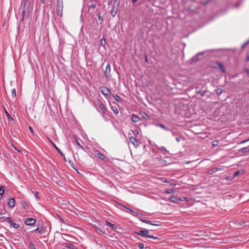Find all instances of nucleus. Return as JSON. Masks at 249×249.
Instances as JSON below:
<instances>
[{
	"label": "nucleus",
	"instance_id": "obj_45",
	"mask_svg": "<svg viewBox=\"0 0 249 249\" xmlns=\"http://www.w3.org/2000/svg\"><path fill=\"white\" fill-rule=\"evenodd\" d=\"M176 139L178 142H179L180 141V140L181 139V137H177L176 138Z\"/></svg>",
	"mask_w": 249,
	"mask_h": 249
},
{
	"label": "nucleus",
	"instance_id": "obj_4",
	"mask_svg": "<svg viewBox=\"0 0 249 249\" xmlns=\"http://www.w3.org/2000/svg\"><path fill=\"white\" fill-rule=\"evenodd\" d=\"M149 232L148 230H140L139 231H135V233L139 235L142 237H148V233Z\"/></svg>",
	"mask_w": 249,
	"mask_h": 249
},
{
	"label": "nucleus",
	"instance_id": "obj_15",
	"mask_svg": "<svg viewBox=\"0 0 249 249\" xmlns=\"http://www.w3.org/2000/svg\"><path fill=\"white\" fill-rule=\"evenodd\" d=\"M217 65L219 67V68L220 69V70L223 72H226V70H225V67L223 65V64H222L221 63H217Z\"/></svg>",
	"mask_w": 249,
	"mask_h": 249
},
{
	"label": "nucleus",
	"instance_id": "obj_2",
	"mask_svg": "<svg viewBox=\"0 0 249 249\" xmlns=\"http://www.w3.org/2000/svg\"><path fill=\"white\" fill-rule=\"evenodd\" d=\"M204 52H200L193 57L191 59L192 62H196L202 59Z\"/></svg>",
	"mask_w": 249,
	"mask_h": 249
},
{
	"label": "nucleus",
	"instance_id": "obj_51",
	"mask_svg": "<svg viewBox=\"0 0 249 249\" xmlns=\"http://www.w3.org/2000/svg\"><path fill=\"white\" fill-rule=\"evenodd\" d=\"M249 141V139L248 140H244V141H243L242 142H240V143H245L246 142H247Z\"/></svg>",
	"mask_w": 249,
	"mask_h": 249
},
{
	"label": "nucleus",
	"instance_id": "obj_43",
	"mask_svg": "<svg viewBox=\"0 0 249 249\" xmlns=\"http://www.w3.org/2000/svg\"><path fill=\"white\" fill-rule=\"evenodd\" d=\"M112 109L115 114H117L118 113V110L117 109V108L116 107H115V108H112Z\"/></svg>",
	"mask_w": 249,
	"mask_h": 249
},
{
	"label": "nucleus",
	"instance_id": "obj_34",
	"mask_svg": "<svg viewBox=\"0 0 249 249\" xmlns=\"http://www.w3.org/2000/svg\"><path fill=\"white\" fill-rule=\"evenodd\" d=\"M160 149L161 150L162 152H163V154L167 152V150L163 146L160 147Z\"/></svg>",
	"mask_w": 249,
	"mask_h": 249
},
{
	"label": "nucleus",
	"instance_id": "obj_13",
	"mask_svg": "<svg viewBox=\"0 0 249 249\" xmlns=\"http://www.w3.org/2000/svg\"><path fill=\"white\" fill-rule=\"evenodd\" d=\"M95 153L97 155V156H98V157L101 159V160H105V157L104 156V155L102 153H101L99 150H96L95 151Z\"/></svg>",
	"mask_w": 249,
	"mask_h": 249
},
{
	"label": "nucleus",
	"instance_id": "obj_64",
	"mask_svg": "<svg viewBox=\"0 0 249 249\" xmlns=\"http://www.w3.org/2000/svg\"><path fill=\"white\" fill-rule=\"evenodd\" d=\"M74 249H78V248L76 247L75 249L74 248Z\"/></svg>",
	"mask_w": 249,
	"mask_h": 249
},
{
	"label": "nucleus",
	"instance_id": "obj_53",
	"mask_svg": "<svg viewBox=\"0 0 249 249\" xmlns=\"http://www.w3.org/2000/svg\"><path fill=\"white\" fill-rule=\"evenodd\" d=\"M245 71L247 73L249 74V69H246L245 70Z\"/></svg>",
	"mask_w": 249,
	"mask_h": 249
},
{
	"label": "nucleus",
	"instance_id": "obj_50",
	"mask_svg": "<svg viewBox=\"0 0 249 249\" xmlns=\"http://www.w3.org/2000/svg\"><path fill=\"white\" fill-rule=\"evenodd\" d=\"M248 43H249V41H247V42H245L244 44H243L242 48L245 47L248 44Z\"/></svg>",
	"mask_w": 249,
	"mask_h": 249
},
{
	"label": "nucleus",
	"instance_id": "obj_7",
	"mask_svg": "<svg viewBox=\"0 0 249 249\" xmlns=\"http://www.w3.org/2000/svg\"><path fill=\"white\" fill-rule=\"evenodd\" d=\"M129 139L130 142L133 144L135 147H137L139 145V142L135 138L130 137Z\"/></svg>",
	"mask_w": 249,
	"mask_h": 249
},
{
	"label": "nucleus",
	"instance_id": "obj_55",
	"mask_svg": "<svg viewBox=\"0 0 249 249\" xmlns=\"http://www.w3.org/2000/svg\"><path fill=\"white\" fill-rule=\"evenodd\" d=\"M121 205L123 207H124V209H126V210H127V208H128V207H126V206H124V205H122V204H121Z\"/></svg>",
	"mask_w": 249,
	"mask_h": 249
},
{
	"label": "nucleus",
	"instance_id": "obj_40",
	"mask_svg": "<svg viewBox=\"0 0 249 249\" xmlns=\"http://www.w3.org/2000/svg\"><path fill=\"white\" fill-rule=\"evenodd\" d=\"M148 238H152L154 239H160L159 238H158V237L154 236L153 235H149L148 236Z\"/></svg>",
	"mask_w": 249,
	"mask_h": 249
},
{
	"label": "nucleus",
	"instance_id": "obj_52",
	"mask_svg": "<svg viewBox=\"0 0 249 249\" xmlns=\"http://www.w3.org/2000/svg\"><path fill=\"white\" fill-rule=\"evenodd\" d=\"M29 128L30 130L31 131V132L33 134L34 131H33L32 127L31 126H29Z\"/></svg>",
	"mask_w": 249,
	"mask_h": 249
},
{
	"label": "nucleus",
	"instance_id": "obj_60",
	"mask_svg": "<svg viewBox=\"0 0 249 249\" xmlns=\"http://www.w3.org/2000/svg\"><path fill=\"white\" fill-rule=\"evenodd\" d=\"M136 134H139V132L137 131V132H136Z\"/></svg>",
	"mask_w": 249,
	"mask_h": 249
},
{
	"label": "nucleus",
	"instance_id": "obj_49",
	"mask_svg": "<svg viewBox=\"0 0 249 249\" xmlns=\"http://www.w3.org/2000/svg\"><path fill=\"white\" fill-rule=\"evenodd\" d=\"M58 217L59 218V220L60 221L62 222V223H64V220L62 218H61L60 216L59 215H57Z\"/></svg>",
	"mask_w": 249,
	"mask_h": 249
},
{
	"label": "nucleus",
	"instance_id": "obj_9",
	"mask_svg": "<svg viewBox=\"0 0 249 249\" xmlns=\"http://www.w3.org/2000/svg\"><path fill=\"white\" fill-rule=\"evenodd\" d=\"M50 142H51V143L53 145V146H54V147L55 148V149L57 150V151L61 155V156L62 157H63L64 160H66V159H65V156H64V154L62 152V151L60 150V149H59L56 146V145L52 142V140H51L50 139H49Z\"/></svg>",
	"mask_w": 249,
	"mask_h": 249
},
{
	"label": "nucleus",
	"instance_id": "obj_35",
	"mask_svg": "<svg viewBox=\"0 0 249 249\" xmlns=\"http://www.w3.org/2000/svg\"><path fill=\"white\" fill-rule=\"evenodd\" d=\"M35 231H36L40 233H42L43 232V229L42 228L37 227L36 229L35 230Z\"/></svg>",
	"mask_w": 249,
	"mask_h": 249
},
{
	"label": "nucleus",
	"instance_id": "obj_6",
	"mask_svg": "<svg viewBox=\"0 0 249 249\" xmlns=\"http://www.w3.org/2000/svg\"><path fill=\"white\" fill-rule=\"evenodd\" d=\"M101 92L105 96H107L110 93V91L108 88L106 87L103 86L100 87Z\"/></svg>",
	"mask_w": 249,
	"mask_h": 249
},
{
	"label": "nucleus",
	"instance_id": "obj_28",
	"mask_svg": "<svg viewBox=\"0 0 249 249\" xmlns=\"http://www.w3.org/2000/svg\"><path fill=\"white\" fill-rule=\"evenodd\" d=\"M215 92H216V94H217L218 95H219L222 93V89L218 88L215 90Z\"/></svg>",
	"mask_w": 249,
	"mask_h": 249
},
{
	"label": "nucleus",
	"instance_id": "obj_21",
	"mask_svg": "<svg viewBox=\"0 0 249 249\" xmlns=\"http://www.w3.org/2000/svg\"><path fill=\"white\" fill-rule=\"evenodd\" d=\"M131 119L133 122H138L139 118L136 115L133 114L131 117Z\"/></svg>",
	"mask_w": 249,
	"mask_h": 249
},
{
	"label": "nucleus",
	"instance_id": "obj_8",
	"mask_svg": "<svg viewBox=\"0 0 249 249\" xmlns=\"http://www.w3.org/2000/svg\"><path fill=\"white\" fill-rule=\"evenodd\" d=\"M8 206L10 208H13L15 205V200L13 197L10 198L7 202Z\"/></svg>",
	"mask_w": 249,
	"mask_h": 249
},
{
	"label": "nucleus",
	"instance_id": "obj_36",
	"mask_svg": "<svg viewBox=\"0 0 249 249\" xmlns=\"http://www.w3.org/2000/svg\"><path fill=\"white\" fill-rule=\"evenodd\" d=\"M29 247L31 249H36L35 246L32 242H30L29 244Z\"/></svg>",
	"mask_w": 249,
	"mask_h": 249
},
{
	"label": "nucleus",
	"instance_id": "obj_56",
	"mask_svg": "<svg viewBox=\"0 0 249 249\" xmlns=\"http://www.w3.org/2000/svg\"><path fill=\"white\" fill-rule=\"evenodd\" d=\"M133 4H134L138 0H132Z\"/></svg>",
	"mask_w": 249,
	"mask_h": 249
},
{
	"label": "nucleus",
	"instance_id": "obj_31",
	"mask_svg": "<svg viewBox=\"0 0 249 249\" xmlns=\"http://www.w3.org/2000/svg\"><path fill=\"white\" fill-rule=\"evenodd\" d=\"M215 169L214 168H212L210 170H209V171H208V173L209 174V175H212L213 174V173H215Z\"/></svg>",
	"mask_w": 249,
	"mask_h": 249
},
{
	"label": "nucleus",
	"instance_id": "obj_11",
	"mask_svg": "<svg viewBox=\"0 0 249 249\" xmlns=\"http://www.w3.org/2000/svg\"><path fill=\"white\" fill-rule=\"evenodd\" d=\"M118 11V7H115L114 5L112 7V10L111 11L110 14L113 17H114L117 13Z\"/></svg>",
	"mask_w": 249,
	"mask_h": 249
},
{
	"label": "nucleus",
	"instance_id": "obj_26",
	"mask_svg": "<svg viewBox=\"0 0 249 249\" xmlns=\"http://www.w3.org/2000/svg\"><path fill=\"white\" fill-rule=\"evenodd\" d=\"M27 2V0H23L21 4V7H22V9H25V7L26 5V3ZM20 9L21 10V8H20Z\"/></svg>",
	"mask_w": 249,
	"mask_h": 249
},
{
	"label": "nucleus",
	"instance_id": "obj_41",
	"mask_svg": "<svg viewBox=\"0 0 249 249\" xmlns=\"http://www.w3.org/2000/svg\"><path fill=\"white\" fill-rule=\"evenodd\" d=\"M214 168L215 171L216 172L217 171H221V170H222L223 169V168H221V167H216V168Z\"/></svg>",
	"mask_w": 249,
	"mask_h": 249
},
{
	"label": "nucleus",
	"instance_id": "obj_1",
	"mask_svg": "<svg viewBox=\"0 0 249 249\" xmlns=\"http://www.w3.org/2000/svg\"><path fill=\"white\" fill-rule=\"evenodd\" d=\"M63 9V0H57L56 6V14L58 16L62 17Z\"/></svg>",
	"mask_w": 249,
	"mask_h": 249
},
{
	"label": "nucleus",
	"instance_id": "obj_3",
	"mask_svg": "<svg viewBox=\"0 0 249 249\" xmlns=\"http://www.w3.org/2000/svg\"><path fill=\"white\" fill-rule=\"evenodd\" d=\"M36 220L33 218H28L24 220V224L28 226L34 225L36 223Z\"/></svg>",
	"mask_w": 249,
	"mask_h": 249
},
{
	"label": "nucleus",
	"instance_id": "obj_14",
	"mask_svg": "<svg viewBox=\"0 0 249 249\" xmlns=\"http://www.w3.org/2000/svg\"><path fill=\"white\" fill-rule=\"evenodd\" d=\"M99 106L100 108V109L102 110L103 112L104 113L107 111V109L105 107V106L103 105V104L102 103L101 101H99Z\"/></svg>",
	"mask_w": 249,
	"mask_h": 249
},
{
	"label": "nucleus",
	"instance_id": "obj_29",
	"mask_svg": "<svg viewBox=\"0 0 249 249\" xmlns=\"http://www.w3.org/2000/svg\"><path fill=\"white\" fill-rule=\"evenodd\" d=\"M113 97L117 102H120L121 101L120 97L117 95H113Z\"/></svg>",
	"mask_w": 249,
	"mask_h": 249
},
{
	"label": "nucleus",
	"instance_id": "obj_46",
	"mask_svg": "<svg viewBox=\"0 0 249 249\" xmlns=\"http://www.w3.org/2000/svg\"><path fill=\"white\" fill-rule=\"evenodd\" d=\"M98 19L99 20H101L102 21L103 20V18L102 17L100 16V15L99 14L98 15Z\"/></svg>",
	"mask_w": 249,
	"mask_h": 249
},
{
	"label": "nucleus",
	"instance_id": "obj_20",
	"mask_svg": "<svg viewBox=\"0 0 249 249\" xmlns=\"http://www.w3.org/2000/svg\"><path fill=\"white\" fill-rule=\"evenodd\" d=\"M96 6V2L91 1L89 5V8L94 9Z\"/></svg>",
	"mask_w": 249,
	"mask_h": 249
},
{
	"label": "nucleus",
	"instance_id": "obj_24",
	"mask_svg": "<svg viewBox=\"0 0 249 249\" xmlns=\"http://www.w3.org/2000/svg\"><path fill=\"white\" fill-rule=\"evenodd\" d=\"M4 192V188L3 186H1L0 187V199L2 198V196Z\"/></svg>",
	"mask_w": 249,
	"mask_h": 249
},
{
	"label": "nucleus",
	"instance_id": "obj_54",
	"mask_svg": "<svg viewBox=\"0 0 249 249\" xmlns=\"http://www.w3.org/2000/svg\"><path fill=\"white\" fill-rule=\"evenodd\" d=\"M247 61H249V54H248L246 59Z\"/></svg>",
	"mask_w": 249,
	"mask_h": 249
},
{
	"label": "nucleus",
	"instance_id": "obj_58",
	"mask_svg": "<svg viewBox=\"0 0 249 249\" xmlns=\"http://www.w3.org/2000/svg\"><path fill=\"white\" fill-rule=\"evenodd\" d=\"M145 61H146V62L147 61V57H146Z\"/></svg>",
	"mask_w": 249,
	"mask_h": 249
},
{
	"label": "nucleus",
	"instance_id": "obj_23",
	"mask_svg": "<svg viewBox=\"0 0 249 249\" xmlns=\"http://www.w3.org/2000/svg\"><path fill=\"white\" fill-rule=\"evenodd\" d=\"M4 112L9 120H10V121L14 120V119L11 116V115L9 114V113L8 112V111L5 108H4Z\"/></svg>",
	"mask_w": 249,
	"mask_h": 249
},
{
	"label": "nucleus",
	"instance_id": "obj_61",
	"mask_svg": "<svg viewBox=\"0 0 249 249\" xmlns=\"http://www.w3.org/2000/svg\"><path fill=\"white\" fill-rule=\"evenodd\" d=\"M171 192V191H169V192H167V193H170Z\"/></svg>",
	"mask_w": 249,
	"mask_h": 249
},
{
	"label": "nucleus",
	"instance_id": "obj_47",
	"mask_svg": "<svg viewBox=\"0 0 249 249\" xmlns=\"http://www.w3.org/2000/svg\"><path fill=\"white\" fill-rule=\"evenodd\" d=\"M199 93H200V94L201 95V96H203L205 94V91H199Z\"/></svg>",
	"mask_w": 249,
	"mask_h": 249
},
{
	"label": "nucleus",
	"instance_id": "obj_25",
	"mask_svg": "<svg viewBox=\"0 0 249 249\" xmlns=\"http://www.w3.org/2000/svg\"><path fill=\"white\" fill-rule=\"evenodd\" d=\"M100 45L105 47L106 44V40L105 38H102L100 41Z\"/></svg>",
	"mask_w": 249,
	"mask_h": 249
},
{
	"label": "nucleus",
	"instance_id": "obj_59",
	"mask_svg": "<svg viewBox=\"0 0 249 249\" xmlns=\"http://www.w3.org/2000/svg\"><path fill=\"white\" fill-rule=\"evenodd\" d=\"M136 134H139V132L137 131V132H136Z\"/></svg>",
	"mask_w": 249,
	"mask_h": 249
},
{
	"label": "nucleus",
	"instance_id": "obj_27",
	"mask_svg": "<svg viewBox=\"0 0 249 249\" xmlns=\"http://www.w3.org/2000/svg\"><path fill=\"white\" fill-rule=\"evenodd\" d=\"M65 247L67 248H68V249H74V245L72 244H71V243H67Z\"/></svg>",
	"mask_w": 249,
	"mask_h": 249
},
{
	"label": "nucleus",
	"instance_id": "obj_12",
	"mask_svg": "<svg viewBox=\"0 0 249 249\" xmlns=\"http://www.w3.org/2000/svg\"><path fill=\"white\" fill-rule=\"evenodd\" d=\"M140 220L141 221H142L143 223H146V224H150V225H154V226H160V225L159 224L153 223H152L149 220H145V219H140Z\"/></svg>",
	"mask_w": 249,
	"mask_h": 249
},
{
	"label": "nucleus",
	"instance_id": "obj_48",
	"mask_svg": "<svg viewBox=\"0 0 249 249\" xmlns=\"http://www.w3.org/2000/svg\"><path fill=\"white\" fill-rule=\"evenodd\" d=\"M240 172L239 171L235 172L234 173V176L236 177L239 174Z\"/></svg>",
	"mask_w": 249,
	"mask_h": 249
},
{
	"label": "nucleus",
	"instance_id": "obj_33",
	"mask_svg": "<svg viewBox=\"0 0 249 249\" xmlns=\"http://www.w3.org/2000/svg\"><path fill=\"white\" fill-rule=\"evenodd\" d=\"M170 200L173 202H176L178 200V198L175 196H171L170 197Z\"/></svg>",
	"mask_w": 249,
	"mask_h": 249
},
{
	"label": "nucleus",
	"instance_id": "obj_5",
	"mask_svg": "<svg viewBox=\"0 0 249 249\" xmlns=\"http://www.w3.org/2000/svg\"><path fill=\"white\" fill-rule=\"evenodd\" d=\"M110 65L108 64L104 71V75L106 79H109L110 78Z\"/></svg>",
	"mask_w": 249,
	"mask_h": 249
},
{
	"label": "nucleus",
	"instance_id": "obj_22",
	"mask_svg": "<svg viewBox=\"0 0 249 249\" xmlns=\"http://www.w3.org/2000/svg\"><path fill=\"white\" fill-rule=\"evenodd\" d=\"M127 210L129 211V212L134 216H136L138 215V213L137 212H134L133 210H132L131 209L127 208Z\"/></svg>",
	"mask_w": 249,
	"mask_h": 249
},
{
	"label": "nucleus",
	"instance_id": "obj_32",
	"mask_svg": "<svg viewBox=\"0 0 249 249\" xmlns=\"http://www.w3.org/2000/svg\"><path fill=\"white\" fill-rule=\"evenodd\" d=\"M10 224H11V225L12 227H14V228H15V229H17V228H18V227H19L18 224H17V223H15V222H13V221H12V223H11Z\"/></svg>",
	"mask_w": 249,
	"mask_h": 249
},
{
	"label": "nucleus",
	"instance_id": "obj_42",
	"mask_svg": "<svg viewBox=\"0 0 249 249\" xmlns=\"http://www.w3.org/2000/svg\"><path fill=\"white\" fill-rule=\"evenodd\" d=\"M35 196L36 197V198L37 199H39V193L38 192H36L35 194Z\"/></svg>",
	"mask_w": 249,
	"mask_h": 249
},
{
	"label": "nucleus",
	"instance_id": "obj_37",
	"mask_svg": "<svg viewBox=\"0 0 249 249\" xmlns=\"http://www.w3.org/2000/svg\"><path fill=\"white\" fill-rule=\"evenodd\" d=\"M5 221L7 222L8 223L11 224L12 223V220H11V218L9 217H7L5 218Z\"/></svg>",
	"mask_w": 249,
	"mask_h": 249
},
{
	"label": "nucleus",
	"instance_id": "obj_10",
	"mask_svg": "<svg viewBox=\"0 0 249 249\" xmlns=\"http://www.w3.org/2000/svg\"><path fill=\"white\" fill-rule=\"evenodd\" d=\"M29 16H30L29 12H27V14H25V9H22V18H21L20 21L21 20L23 21L25 17H26L27 18H29Z\"/></svg>",
	"mask_w": 249,
	"mask_h": 249
},
{
	"label": "nucleus",
	"instance_id": "obj_39",
	"mask_svg": "<svg viewBox=\"0 0 249 249\" xmlns=\"http://www.w3.org/2000/svg\"><path fill=\"white\" fill-rule=\"evenodd\" d=\"M12 95L14 97H16V91L15 89H14L12 90Z\"/></svg>",
	"mask_w": 249,
	"mask_h": 249
},
{
	"label": "nucleus",
	"instance_id": "obj_30",
	"mask_svg": "<svg viewBox=\"0 0 249 249\" xmlns=\"http://www.w3.org/2000/svg\"><path fill=\"white\" fill-rule=\"evenodd\" d=\"M74 139L75 140V142L77 143V144L79 146V147L81 148L82 149H84V148L82 145L80 144V143L79 142L77 139L76 137H74Z\"/></svg>",
	"mask_w": 249,
	"mask_h": 249
},
{
	"label": "nucleus",
	"instance_id": "obj_44",
	"mask_svg": "<svg viewBox=\"0 0 249 249\" xmlns=\"http://www.w3.org/2000/svg\"><path fill=\"white\" fill-rule=\"evenodd\" d=\"M213 146H216L217 145V143H218V141H214L213 142Z\"/></svg>",
	"mask_w": 249,
	"mask_h": 249
},
{
	"label": "nucleus",
	"instance_id": "obj_16",
	"mask_svg": "<svg viewBox=\"0 0 249 249\" xmlns=\"http://www.w3.org/2000/svg\"><path fill=\"white\" fill-rule=\"evenodd\" d=\"M106 222L107 226L111 227L112 229L115 230L117 229V226L115 224H112L107 221H106Z\"/></svg>",
	"mask_w": 249,
	"mask_h": 249
},
{
	"label": "nucleus",
	"instance_id": "obj_18",
	"mask_svg": "<svg viewBox=\"0 0 249 249\" xmlns=\"http://www.w3.org/2000/svg\"><path fill=\"white\" fill-rule=\"evenodd\" d=\"M156 125L161 127V128L165 130H166V131L170 130L169 128L167 127L166 126H165L164 125H163L161 124H156Z\"/></svg>",
	"mask_w": 249,
	"mask_h": 249
},
{
	"label": "nucleus",
	"instance_id": "obj_63",
	"mask_svg": "<svg viewBox=\"0 0 249 249\" xmlns=\"http://www.w3.org/2000/svg\"><path fill=\"white\" fill-rule=\"evenodd\" d=\"M172 133L173 134H175V132H174V131H172Z\"/></svg>",
	"mask_w": 249,
	"mask_h": 249
},
{
	"label": "nucleus",
	"instance_id": "obj_62",
	"mask_svg": "<svg viewBox=\"0 0 249 249\" xmlns=\"http://www.w3.org/2000/svg\"><path fill=\"white\" fill-rule=\"evenodd\" d=\"M171 192V191H169V192H167V193H170Z\"/></svg>",
	"mask_w": 249,
	"mask_h": 249
},
{
	"label": "nucleus",
	"instance_id": "obj_57",
	"mask_svg": "<svg viewBox=\"0 0 249 249\" xmlns=\"http://www.w3.org/2000/svg\"><path fill=\"white\" fill-rule=\"evenodd\" d=\"M46 0H41V2L42 3H45Z\"/></svg>",
	"mask_w": 249,
	"mask_h": 249
},
{
	"label": "nucleus",
	"instance_id": "obj_19",
	"mask_svg": "<svg viewBox=\"0 0 249 249\" xmlns=\"http://www.w3.org/2000/svg\"><path fill=\"white\" fill-rule=\"evenodd\" d=\"M239 152L244 153H247L249 152V148L248 147H244L241 148L239 150Z\"/></svg>",
	"mask_w": 249,
	"mask_h": 249
},
{
	"label": "nucleus",
	"instance_id": "obj_38",
	"mask_svg": "<svg viewBox=\"0 0 249 249\" xmlns=\"http://www.w3.org/2000/svg\"><path fill=\"white\" fill-rule=\"evenodd\" d=\"M138 246L140 249H143L144 248V244L142 243L139 244Z\"/></svg>",
	"mask_w": 249,
	"mask_h": 249
},
{
	"label": "nucleus",
	"instance_id": "obj_17",
	"mask_svg": "<svg viewBox=\"0 0 249 249\" xmlns=\"http://www.w3.org/2000/svg\"><path fill=\"white\" fill-rule=\"evenodd\" d=\"M21 205H22V207L26 209H28L29 208L28 203L25 201H22L21 202Z\"/></svg>",
	"mask_w": 249,
	"mask_h": 249
}]
</instances>
